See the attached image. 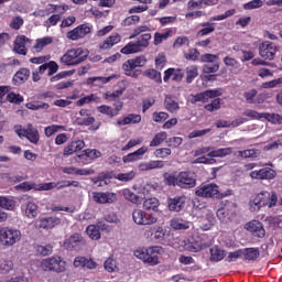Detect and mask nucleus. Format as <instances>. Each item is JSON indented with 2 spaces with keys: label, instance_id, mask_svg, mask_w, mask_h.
Instances as JSON below:
<instances>
[{
  "label": "nucleus",
  "instance_id": "f257e3e1",
  "mask_svg": "<svg viewBox=\"0 0 282 282\" xmlns=\"http://www.w3.org/2000/svg\"><path fill=\"white\" fill-rule=\"evenodd\" d=\"M133 254L143 263H148V265H160L159 254H164V248L160 246L139 247Z\"/></svg>",
  "mask_w": 282,
  "mask_h": 282
},
{
  "label": "nucleus",
  "instance_id": "f03ea898",
  "mask_svg": "<svg viewBox=\"0 0 282 282\" xmlns=\"http://www.w3.org/2000/svg\"><path fill=\"white\" fill-rule=\"evenodd\" d=\"M23 239V234L17 227L0 226V246L12 248Z\"/></svg>",
  "mask_w": 282,
  "mask_h": 282
},
{
  "label": "nucleus",
  "instance_id": "7ed1b4c3",
  "mask_svg": "<svg viewBox=\"0 0 282 282\" xmlns=\"http://www.w3.org/2000/svg\"><path fill=\"white\" fill-rule=\"evenodd\" d=\"M37 268H40L42 272H55V274H61L65 272L66 262L61 256H53L40 260Z\"/></svg>",
  "mask_w": 282,
  "mask_h": 282
},
{
  "label": "nucleus",
  "instance_id": "20e7f679",
  "mask_svg": "<svg viewBox=\"0 0 282 282\" xmlns=\"http://www.w3.org/2000/svg\"><path fill=\"white\" fill-rule=\"evenodd\" d=\"M89 56V52L87 50L78 48H70L68 50L62 57L61 63L62 65H66V67H73L74 65H80L84 61L87 59Z\"/></svg>",
  "mask_w": 282,
  "mask_h": 282
},
{
  "label": "nucleus",
  "instance_id": "39448f33",
  "mask_svg": "<svg viewBox=\"0 0 282 282\" xmlns=\"http://www.w3.org/2000/svg\"><path fill=\"white\" fill-rule=\"evenodd\" d=\"M151 41V34L145 33L142 34L137 41L134 42H129L126 46L121 48V54H138L140 52H143L149 47Z\"/></svg>",
  "mask_w": 282,
  "mask_h": 282
},
{
  "label": "nucleus",
  "instance_id": "423d86ee",
  "mask_svg": "<svg viewBox=\"0 0 282 282\" xmlns=\"http://www.w3.org/2000/svg\"><path fill=\"white\" fill-rule=\"evenodd\" d=\"M13 131L17 133L18 138H26L32 144H39V140H41L39 130H36L32 123H29L26 128H23L21 124L14 126Z\"/></svg>",
  "mask_w": 282,
  "mask_h": 282
},
{
  "label": "nucleus",
  "instance_id": "0eeeda50",
  "mask_svg": "<svg viewBox=\"0 0 282 282\" xmlns=\"http://www.w3.org/2000/svg\"><path fill=\"white\" fill-rule=\"evenodd\" d=\"M132 220L137 226H153V224H158V216L152 212L134 209L132 212Z\"/></svg>",
  "mask_w": 282,
  "mask_h": 282
},
{
  "label": "nucleus",
  "instance_id": "6e6552de",
  "mask_svg": "<svg viewBox=\"0 0 282 282\" xmlns=\"http://www.w3.org/2000/svg\"><path fill=\"white\" fill-rule=\"evenodd\" d=\"M84 246H87V241L83 235L75 232L64 240L63 247L69 252H79Z\"/></svg>",
  "mask_w": 282,
  "mask_h": 282
},
{
  "label": "nucleus",
  "instance_id": "1a4fd4ad",
  "mask_svg": "<svg viewBox=\"0 0 282 282\" xmlns=\"http://www.w3.org/2000/svg\"><path fill=\"white\" fill-rule=\"evenodd\" d=\"M195 195H197V197H204L206 199H221V197H224V195L219 193V186H217L216 184H206L198 186L195 189Z\"/></svg>",
  "mask_w": 282,
  "mask_h": 282
},
{
  "label": "nucleus",
  "instance_id": "9d476101",
  "mask_svg": "<svg viewBox=\"0 0 282 282\" xmlns=\"http://www.w3.org/2000/svg\"><path fill=\"white\" fill-rule=\"evenodd\" d=\"M135 193L131 192L129 188L122 189V196L124 199L130 202L131 204H135L137 206H140L144 199H147V189L139 187L134 188Z\"/></svg>",
  "mask_w": 282,
  "mask_h": 282
},
{
  "label": "nucleus",
  "instance_id": "9b49d317",
  "mask_svg": "<svg viewBox=\"0 0 282 282\" xmlns=\"http://www.w3.org/2000/svg\"><path fill=\"white\" fill-rule=\"evenodd\" d=\"M22 216L26 219H36L39 217V204L30 199L21 204Z\"/></svg>",
  "mask_w": 282,
  "mask_h": 282
},
{
  "label": "nucleus",
  "instance_id": "f8f14e48",
  "mask_svg": "<svg viewBox=\"0 0 282 282\" xmlns=\"http://www.w3.org/2000/svg\"><path fill=\"white\" fill-rule=\"evenodd\" d=\"M197 186V178L195 174L189 171L178 173V188H195Z\"/></svg>",
  "mask_w": 282,
  "mask_h": 282
},
{
  "label": "nucleus",
  "instance_id": "ddd939ff",
  "mask_svg": "<svg viewBox=\"0 0 282 282\" xmlns=\"http://www.w3.org/2000/svg\"><path fill=\"white\" fill-rule=\"evenodd\" d=\"M256 197L260 202V205L262 206V208H264V206H268V208H274V206H276V202H279L276 192L264 191L257 194Z\"/></svg>",
  "mask_w": 282,
  "mask_h": 282
},
{
  "label": "nucleus",
  "instance_id": "4468645a",
  "mask_svg": "<svg viewBox=\"0 0 282 282\" xmlns=\"http://www.w3.org/2000/svg\"><path fill=\"white\" fill-rule=\"evenodd\" d=\"M259 55L264 61H274V56H276L275 44L270 41L261 43L259 46Z\"/></svg>",
  "mask_w": 282,
  "mask_h": 282
},
{
  "label": "nucleus",
  "instance_id": "2eb2a0df",
  "mask_svg": "<svg viewBox=\"0 0 282 282\" xmlns=\"http://www.w3.org/2000/svg\"><path fill=\"white\" fill-rule=\"evenodd\" d=\"M90 32L91 26H89V24H80L74 30L67 32L66 37L69 39V41H78V39H85Z\"/></svg>",
  "mask_w": 282,
  "mask_h": 282
},
{
  "label": "nucleus",
  "instance_id": "dca6fc26",
  "mask_svg": "<svg viewBox=\"0 0 282 282\" xmlns=\"http://www.w3.org/2000/svg\"><path fill=\"white\" fill-rule=\"evenodd\" d=\"M118 199L116 193L111 192H94L93 193V202L95 204H113Z\"/></svg>",
  "mask_w": 282,
  "mask_h": 282
},
{
  "label": "nucleus",
  "instance_id": "f3484780",
  "mask_svg": "<svg viewBox=\"0 0 282 282\" xmlns=\"http://www.w3.org/2000/svg\"><path fill=\"white\" fill-rule=\"evenodd\" d=\"M223 94L224 93L221 91V89H209L204 93L194 95L192 102H208L210 98H217Z\"/></svg>",
  "mask_w": 282,
  "mask_h": 282
},
{
  "label": "nucleus",
  "instance_id": "a211bd4d",
  "mask_svg": "<svg viewBox=\"0 0 282 282\" xmlns=\"http://www.w3.org/2000/svg\"><path fill=\"white\" fill-rule=\"evenodd\" d=\"M245 229L252 234L253 237H259L263 239L265 237V229L263 224L259 220H251L245 225Z\"/></svg>",
  "mask_w": 282,
  "mask_h": 282
},
{
  "label": "nucleus",
  "instance_id": "6ab92c4d",
  "mask_svg": "<svg viewBox=\"0 0 282 282\" xmlns=\"http://www.w3.org/2000/svg\"><path fill=\"white\" fill-rule=\"evenodd\" d=\"M61 218L58 217H44L35 221V228H43L44 230H51L59 226Z\"/></svg>",
  "mask_w": 282,
  "mask_h": 282
},
{
  "label": "nucleus",
  "instance_id": "aec40b11",
  "mask_svg": "<svg viewBox=\"0 0 282 282\" xmlns=\"http://www.w3.org/2000/svg\"><path fill=\"white\" fill-rule=\"evenodd\" d=\"M73 265L74 268H87V270H96L98 268V263L94 259L83 256L76 257Z\"/></svg>",
  "mask_w": 282,
  "mask_h": 282
},
{
  "label": "nucleus",
  "instance_id": "412c9836",
  "mask_svg": "<svg viewBox=\"0 0 282 282\" xmlns=\"http://www.w3.org/2000/svg\"><path fill=\"white\" fill-rule=\"evenodd\" d=\"M257 89H250L248 91L243 93V97L246 98L247 102L249 105H257V102H263V100L268 99V98H272V94L270 93H261L259 95L260 100H256L254 98H257Z\"/></svg>",
  "mask_w": 282,
  "mask_h": 282
},
{
  "label": "nucleus",
  "instance_id": "4be33fe9",
  "mask_svg": "<svg viewBox=\"0 0 282 282\" xmlns=\"http://www.w3.org/2000/svg\"><path fill=\"white\" fill-rule=\"evenodd\" d=\"M185 205L186 196H176L169 199V210L172 213H181V210H184Z\"/></svg>",
  "mask_w": 282,
  "mask_h": 282
},
{
  "label": "nucleus",
  "instance_id": "5701e85b",
  "mask_svg": "<svg viewBox=\"0 0 282 282\" xmlns=\"http://www.w3.org/2000/svg\"><path fill=\"white\" fill-rule=\"evenodd\" d=\"M143 208L147 213H154L158 217L160 215V200L155 197L147 198L143 200Z\"/></svg>",
  "mask_w": 282,
  "mask_h": 282
},
{
  "label": "nucleus",
  "instance_id": "b1692460",
  "mask_svg": "<svg viewBox=\"0 0 282 282\" xmlns=\"http://www.w3.org/2000/svg\"><path fill=\"white\" fill-rule=\"evenodd\" d=\"M172 76V80H175V83H182V79L184 78V73L182 69L177 68H169L164 72L163 80L164 83H169V79Z\"/></svg>",
  "mask_w": 282,
  "mask_h": 282
},
{
  "label": "nucleus",
  "instance_id": "393cba45",
  "mask_svg": "<svg viewBox=\"0 0 282 282\" xmlns=\"http://www.w3.org/2000/svg\"><path fill=\"white\" fill-rule=\"evenodd\" d=\"M28 43H30V40L25 37V35L18 36L14 42V52H17V54H22V56H25V54H28V50L25 48V45Z\"/></svg>",
  "mask_w": 282,
  "mask_h": 282
},
{
  "label": "nucleus",
  "instance_id": "a878e982",
  "mask_svg": "<svg viewBox=\"0 0 282 282\" xmlns=\"http://www.w3.org/2000/svg\"><path fill=\"white\" fill-rule=\"evenodd\" d=\"M122 41V37L118 33H112L101 44L100 50H111L113 45H118Z\"/></svg>",
  "mask_w": 282,
  "mask_h": 282
},
{
  "label": "nucleus",
  "instance_id": "bb28decb",
  "mask_svg": "<svg viewBox=\"0 0 282 282\" xmlns=\"http://www.w3.org/2000/svg\"><path fill=\"white\" fill-rule=\"evenodd\" d=\"M84 147H85V141L83 140L72 141L64 149V155H73V153H76V151H83Z\"/></svg>",
  "mask_w": 282,
  "mask_h": 282
},
{
  "label": "nucleus",
  "instance_id": "cd10ccee",
  "mask_svg": "<svg viewBox=\"0 0 282 282\" xmlns=\"http://www.w3.org/2000/svg\"><path fill=\"white\" fill-rule=\"evenodd\" d=\"M139 122H142V116L130 113L126 116L122 120H118L117 124L119 127H124L127 124H139Z\"/></svg>",
  "mask_w": 282,
  "mask_h": 282
},
{
  "label": "nucleus",
  "instance_id": "c85d7f7f",
  "mask_svg": "<svg viewBox=\"0 0 282 282\" xmlns=\"http://www.w3.org/2000/svg\"><path fill=\"white\" fill-rule=\"evenodd\" d=\"M199 224L200 230H210L213 224H215V216L209 210H206V217L200 218Z\"/></svg>",
  "mask_w": 282,
  "mask_h": 282
},
{
  "label": "nucleus",
  "instance_id": "c756f323",
  "mask_svg": "<svg viewBox=\"0 0 282 282\" xmlns=\"http://www.w3.org/2000/svg\"><path fill=\"white\" fill-rule=\"evenodd\" d=\"M164 107L170 113H177L180 111V104L174 97L166 96L164 99Z\"/></svg>",
  "mask_w": 282,
  "mask_h": 282
},
{
  "label": "nucleus",
  "instance_id": "7c9ffc66",
  "mask_svg": "<svg viewBox=\"0 0 282 282\" xmlns=\"http://www.w3.org/2000/svg\"><path fill=\"white\" fill-rule=\"evenodd\" d=\"M237 213V204L235 203H228L225 208L217 212V216L225 215L227 219H232Z\"/></svg>",
  "mask_w": 282,
  "mask_h": 282
},
{
  "label": "nucleus",
  "instance_id": "2f4dec72",
  "mask_svg": "<svg viewBox=\"0 0 282 282\" xmlns=\"http://www.w3.org/2000/svg\"><path fill=\"white\" fill-rule=\"evenodd\" d=\"M170 226L171 228H173V230H188V228H191V221L180 218H173L170 221Z\"/></svg>",
  "mask_w": 282,
  "mask_h": 282
},
{
  "label": "nucleus",
  "instance_id": "473e14b6",
  "mask_svg": "<svg viewBox=\"0 0 282 282\" xmlns=\"http://www.w3.org/2000/svg\"><path fill=\"white\" fill-rule=\"evenodd\" d=\"M228 155H232V148H219L216 150H212L208 153V158H228Z\"/></svg>",
  "mask_w": 282,
  "mask_h": 282
},
{
  "label": "nucleus",
  "instance_id": "72a5a7b5",
  "mask_svg": "<svg viewBox=\"0 0 282 282\" xmlns=\"http://www.w3.org/2000/svg\"><path fill=\"white\" fill-rule=\"evenodd\" d=\"M0 208H3V210H14L17 208V200L12 197L0 196Z\"/></svg>",
  "mask_w": 282,
  "mask_h": 282
},
{
  "label": "nucleus",
  "instance_id": "f704fd0d",
  "mask_svg": "<svg viewBox=\"0 0 282 282\" xmlns=\"http://www.w3.org/2000/svg\"><path fill=\"white\" fill-rule=\"evenodd\" d=\"M110 178H111V176L109 175V173L101 172V173H99L98 176L93 177L91 182L95 186L102 187V186H107V184H109V182H107V180H110Z\"/></svg>",
  "mask_w": 282,
  "mask_h": 282
},
{
  "label": "nucleus",
  "instance_id": "c9c22d12",
  "mask_svg": "<svg viewBox=\"0 0 282 282\" xmlns=\"http://www.w3.org/2000/svg\"><path fill=\"white\" fill-rule=\"evenodd\" d=\"M163 180L166 186H178V174L177 172H166L163 174Z\"/></svg>",
  "mask_w": 282,
  "mask_h": 282
},
{
  "label": "nucleus",
  "instance_id": "e433bc0d",
  "mask_svg": "<svg viewBox=\"0 0 282 282\" xmlns=\"http://www.w3.org/2000/svg\"><path fill=\"white\" fill-rule=\"evenodd\" d=\"M210 245L212 242L206 243V242H200L198 240H195V241L188 240L187 249L189 250V252H199V250H204V248H208V246Z\"/></svg>",
  "mask_w": 282,
  "mask_h": 282
},
{
  "label": "nucleus",
  "instance_id": "4c0bfd02",
  "mask_svg": "<svg viewBox=\"0 0 282 282\" xmlns=\"http://www.w3.org/2000/svg\"><path fill=\"white\" fill-rule=\"evenodd\" d=\"M28 78H30V69L21 68L15 73L13 80L18 83V85H21L22 83H25Z\"/></svg>",
  "mask_w": 282,
  "mask_h": 282
},
{
  "label": "nucleus",
  "instance_id": "58836bf2",
  "mask_svg": "<svg viewBox=\"0 0 282 282\" xmlns=\"http://www.w3.org/2000/svg\"><path fill=\"white\" fill-rule=\"evenodd\" d=\"M52 43H54V40L50 36L37 39L34 45V50H36V52H41L43 47H47V45H52Z\"/></svg>",
  "mask_w": 282,
  "mask_h": 282
},
{
  "label": "nucleus",
  "instance_id": "ea45409f",
  "mask_svg": "<svg viewBox=\"0 0 282 282\" xmlns=\"http://www.w3.org/2000/svg\"><path fill=\"white\" fill-rule=\"evenodd\" d=\"M116 78V75H111L108 77H89L87 79L88 85H94V83H97L96 85H107V83H110V80H113Z\"/></svg>",
  "mask_w": 282,
  "mask_h": 282
},
{
  "label": "nucleus",
  "instance_id": "a19ab883",
  "mask_svg": "<svg viewBox=\"0 0 282 282\" xmlns=\"http://www.w3.org/2000/svg\"><path fill=\"white\" fill-rule=\"evenodd\" d=\"M14 268L12 260L10 258H1L0 259V271L2 274H8Z\"/></svg>",
  "mask_w": 282,
  "mask_h": 282
},
{
  "label": "nucleus",
  "instance_id": "79ce46f5",
  "mask_svg": "<svg viewBox=\"0 0 282 282\" xmlns=\"http://www.w3.org/2000/svg\"><path fill=\"white\" fill-rule=\"evenodd\" d=\"M200 26L203 29L198 31L197 36H208V34H213V32H215V26L210 22H203Z\"/></svg>",
  "mask_w": 282,
  "mask_h": 282
},
{
  "label": "nucleus",
  "instance_id": "37998d69",
  "mask_svg": "<svg viewBox=\"0 0 282 282\" xmlns=\"http://www.w3.org/2000/svg\"><path fill=\"white\" fill-rule=\"evenodd\" d=\"M115 180H118L119 182H131L135 178V171H130L126 173H117L113 175Z\"/></svg>",
  "mask_w": 282,
  "mask_h": 282
},
{
  "label": "nucleus",
  "instance_id": "c03bdc74",
  "mask_svg": "<svg viewBox=\"0 0 282 282\" xmlns=\"http://www.w3.org/2000/svg\"><path fill=\"white\" fill-rule=\"evenodd\" d=\"M86 232L89 239H93L94 241H98V239H100V229L96 225H89L86 228Z\"/></svg>",
  "mask_w": 282,
  "mask_h": 282
},
{
  "label": "nucleus",
  "instance_id": "a18cd8bd",
  "mask_svg": "<svg viewBox=\"0 0 282 282\" xmlns=\"http://www.w3.org/2000/svg\"><path fill=\"white\" fill-rule=\"evenodd\" d=\"M226 257V251L214 247L210 249V261H221Z\"/></svg>",
  "mask_w": 282,
  "mask_h": 282
},
{
  "label": "nucleus",
  "instance_id": "49530a36",
  "mask_svg": "<svg viewBox=\"0 0 282 282\" xmlns=\"http://www.w3.org/2000/svg\"><path fill=\"white\" fill-rule=\"evenodd\" d=\"M35 252H37L40 257H48V254H52V252H54V247H52L51 245H45V246L37 245L35 247Z\"/></svg>",
  "mask_w": 282,
  "mask_h": 282
},
{
  "label": "nucleus",
  "instance_id": "de8ad7c7",
  "mask_svg": "<svg viewBox=\"0 0 282 282\" xmlns=\"http://www.w3.org/2000/svg\"><path fill=\"white\" fill-rule=\"evenodd\" d=\"M262 116L264 120L271 122V124H282V116L279 113L264 112Z\"/></svg>",
  "mask_w": 282,
  "mask_h": 282
},
{
  "label": "nucleus",
  "instance_id": "09e8293b",
  "mask_svg": "<svg viewBox=\"0 0 282 282\" xmlns=\"http://www.w3.org/2000/svg\"><path fill=\"white\" fill-rule=\"evenodd\" d=\"M199 75V72L197 70V66L192 65L186 68V83L191 84L197 76Z\"/></svg>",
  "mask_w": 282,
  "mask_h": 282
},
{
  "label": "nucleus",
  "instance_id": "8fccbe9b",
  "mask_svg": "<svg viewBox=\"0 0 282 282\" xmlns=\"http://www.w3.org/2000/svg\"><path fill=\"white\" fill-rule=\"evenodd\" d=\"M26 109L31 111H39V109H50V104L43 101H33L25 105Z\"/></svg>",
  "mask_w": 282,
  "mask_h": 282
},
{
  "label": "nucleus",
  "instance_id": "3c124183",
  "mask_svg": "<svg viewBox=\"0 0 282 282\" xmlns=\"http://www.w3.org/2000/svg\"><path fill=\"white\" fill-rule=\"evenodd\" d=\"M58 131H65V126L52 124L44 129L46 138H52V135L58 133Z\"/></svg>",
  "mask_w": 282,
  "mask_h": 282
},
{
  "label": "nucleus",
  "instance_id": "603ef678",
  "mask_svg": "<svg viewBox=\"0 0 282 282\" xmlns=\"http://www.w3.org/2000/svg\"><path fill=\"white\" fill-rule=\"evenodd\" d=\"M97 111H99V113H104L105 116H108V118H116V116H118V112L115 111V109L111 108V106H107V105L97 107Z\"/></svg>",
  "mask_w": 282,
  "mask_h": 282
},
{
  "label": "nucleus",
  "instance_id": "864d4df0",
  "mask_svg": "<svg viewBox=\"0 0 282 282\" xmlns=\"http://www.w3.org/2000/svg\"><path fill=\"white\" fill-rule=\"evenodd\" d=\"M45 72H47V64H42L39 68L34 69L32 73L33 83H39L41 76H43Z\"/></svg>",
  "mask_w": 282,
  "mask_h": 282
},
{
  "label": "nucleus",
  "instance_id": "5fc2aeb1",
  "mask_svg": "<svg viewBox=\"0 0 282 282\" xmlns=\"http://www.w3.org/2000/svg\"><path fill=\"white\" fill-rule=\"evenodd\" d=\"M166 138H169L166 132H158L152 139V142H150V147H160V144H162Z\"/></svg>",
  "mask_w": 282,
  "mask_h": 282
},
{
  "label": "nucleus",
  "instance_id": "6e6d98bb",
  "mask_svg": "<svg viewBox=\"0 0 282 282\" xmlns=\"http://www.w3.org/2000/svg\"><path fill=\"white\" fill-rule=\"evenodd\" d=\"M243 254L248 261H256V259H259V249L247 248L245 249Z\"/></svg>",
  "mask_w": 282,
  "mask_h": 282
},
{
  "label": "nucleus",
  "instance_id": "4d7b16f0",
  "mask_svg": "<svg viewBox=\"0 0 282 282\" xmlns=\"http://www.w3.org/2000/svg\"><path fill=\"white\" fill-rule=\"evenodd\" d=\"M238 155L240 158H259V155H261V152L257 149H249V150H245V151H238Z\"/></svg>",
  "mask_w": 282,
  "mask_h": 282
},
{
  "label": "nucleus",
  "instance_id": "13d9d810",
  "mask_svg": "<svg viewBox=\"0 0 282 282\" xmlns=\"http://www.w3.org/2000/svg\"><path fill=\"white\" fill-rule=\"evenodd\" d=\"M144 76L154 80V83H162V74L155 69H148L144 72Z\"/></svg>",
  "mask_w": 282,
  "mask_h": 282
},
{
  "label": "nucleus",
  "instance_id": "bf43d9fd",
  "mask_svg": "<svg viewBox=\"0 0 282 282\" xmlns=\"http://www.w3.org/2000/svg\"><path fill=\"white\" fill-rule=\"evenodd\" d=\"M262 208H263V206L261 205V203L257 196H254L253 198L250 199L249 210L251 213H259V210H261Z\"/></svg>",
  "mask_w": 282,
  "mask_h": 282
},
{
  "label": "nucleus",
  "instance_id": "052dcab7",
  "mask_svg": "<svg viewBox=\"0 0 282 282\" xmlns=\"http://www.w3.org/2000/svg\"><path fill=\"white\" fill-rule=\"evenodd\" d=\"M51 12H57V14H65L67 10H69V6L67 4H48Z\"/></svg>",
  "mask_w": 282,
  "mask_h": 282
},
{
  "label": "nucleus",
  "instance_id": "680f3d73",
  "mask_svg": "<svg viewBox=\"0 0 282 282\" xmlns=\"http://www.w3.org/2000/svg\"><path fill=\"white\" fill-rule=\"evenodd\" d=\"M169 36H171V31H166L164 33H154V45H160L161 43H164V41H166Z\"/></svg>",
  "mask_w": 282,
  "mask_h": 282
},
{
  "label": "nucleus",
  "instance_id": "e2e57ef3",
  "mask_svg": "<svg viewBox=\"0 0 282 282\" xmlns=\"http://www.w3.org/2000/svg\"><path fill=\"white\" fill-rule=\"evenodd\" d=\"M282 85V77H279L278 79H273L270 82L262 83L261 87L262 89H274Z\"/></svg>",
  "mask_w": 282,
  "mask_h": 282
},
{
  "label": "nucleus",
  "instance_id": "0e129e2a",
  "mask_svg": "<svg viewBox=\"0 0 282 282\" xmlns=\"http://www.w3.org/2000/svg\"><path fill=\"white\" fill-rule=\"evenodd\" d=\"M104 268L107 272H116V270H118V264L116 263V260L110 257L105 261Z\"/></svg>",
  "mask_w": 282,
  "mask_h": 282
},
{
  "label": "nucleus",
  "instance_id": "69168bd1",
  "mask_svg": "<svg viewBox=\"0 0 282 282\" xmlns=\"http://www.w3.org/2000/svg\"><path fill=\"white\" fill-rule=\"evenodd\" d=\"M56 188V182L35 184V191H54Z\"/></svg>",
  "mask_w": 282,
  "mask_h": 282
},
{
  "label": "nucleus",
  "instance_id": "338daca9",
  "mask_svg": "<svg viewBox=\"0 0 282 282\" xmlns=\"http://www.w3.org/2000/svg\"><path fill=\"white\" fill-rule=\"evenodd\" d=\"M123 72H126V76H133V69H135V66L132 62V59H128L122 65Z\"/></svg>",
  "mask_w": 282,
  "mask_h": 282
},
{
  "label": "nucleus",
  "instance_id": "774afa93",
  "mask_svg": "<svg viewBox=\"0 0 282 282\" xmlns=\"http://www.w3.org/2000/svg\"><path fill=\"white\" fill-rule=\"evenodd\" d=\"M276 177V171L270 167L262 169V180H274Z\"/></svg>",
  "mask_w": 282,
  "mask_h": 282
}]
</instances>
